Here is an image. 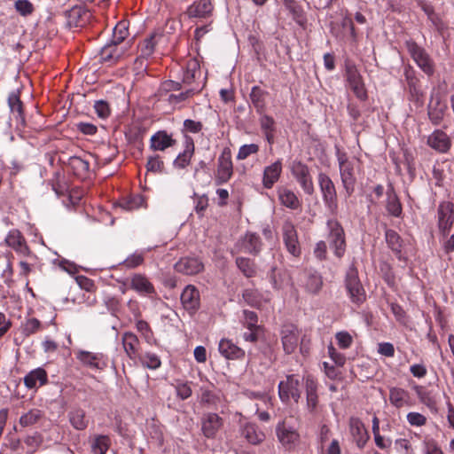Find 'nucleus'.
Returning a JSON list of instances; mask_svg holds the SVG:
<instances>
[{
    "instance_id": "1",
    "label": "nucleus",
    "mask_w": 454,
    "mask_h": 454,
    "mask_svg": "<svg viewBox=\"0 0 454 454\" xmlns=\"http://www.w3.org/2000/svg\"><path fill=\"white\" fill-rule=\"evenodd\" d=\"M336 157L343 189L347 197H350L355 192L359 161L354 158H349L346 153L340 152L339 149L336 152Z\"/></svg>"
},
{
    "instance_id": "2",
    "label": "nucleus",
    "mask_w": 454,
    "mask_h": 454,
    "mask_svg": "<svg viewBox=\"0 0 454 454\" xmlns=\"http://www.w3.org/2000/svg\"><path fill=\"white\" fill-rule=\"evenodd\" d=\"M182 83L190 89V91L199 93L206 83V76L196 59H189L184 72Z\"/></svg>"
},
{
    "instance_id": "3",
    "label": "nucleus",
    "mask_w": 454,
    "mask_h": 454,
    "mask_svg": "<svg viewBox=\"0 0 454 454\" xmlns=\"http://www.w3.org/2000/svg\"><path fill=\"white\" fill-rule=\"evenodd\" d=\"M317 182L323 201L327 210L331 214L336 215L338 211V197L334 183L331 177L324 172L318 174Z\"/></svg>"
},
{
    "instance_id": "4",
    "label": "nucleus",
    "mask_w": 454,
    "mask_h": 454,
    "mask_svg": "<svg viewBox=\"0 0 454 454\" xmlns=\"http://www.w3.org/2000/svg\"><path fill=\"white\" fill-rule=\"evenodd\" d=\"M345 287L353 303L359 305L366 300L364 288L354 265H351L346 272Z\"/></svg>"
},
{
    "instance_id": "5",
    "label": "nucleus",
    "mask_w": 454,
    "mask_h": 454,
    "mask_svg": "<svg viewBox=\"0 0 454 454\" xmlns=\"http://www.w3.org/2000/svg\"><path fill=\"white\" fill-rule=\"evenodd\" d=\"M407 50L416 62L418 67L428 76H432L434 74V62L426 51L425 49L420 47L414 41L406 42Z\"/></svg>"
},
{
    "instance_id": "6",
    "label": "nucleus",
    "mask_w": 454,
    "mask_h": 454,
    "mask_svg": "<svg viewBox=\"0 0 454 454\" xmlns=\"http://www.w3.org/2000/svg\"><path fill=\"white\" fill-rule=\"evenodd\" d=\"M301 378L299 375L290 374L286 380L278 384V395L282 402L287 403L293 399L298 403L301 397Z\"/></svg>"
},
{
    "instance_id": "7",
    "label": "nucleus",
    "mask_w": 454,
    "mask_h": 454,
    "mask_svg": "<svg viewBox=\"0 0 454 454\" xmlns=\"http://www.w3.org/2000/svg\"><path fill=\"white\" fill-rule=\"evenodd\" d=\"M276 434L281 445L288 450H294L300 442L297 429L286 420H282L277 425Z\"/></svg>"
},
{
    "instance_id": "8",
    "label": "nucleus",
    "mask_w": 454,
    "mask_h": 454,
    "mask_svg": "<svg viewBox=\"0 0 454 454\" xmlns=\"http://www.w3.org/2000/svg\"><path fill=\"white\" fill-rule=\"evenodd\" d=\"M346 81L348 88L354 92L356 97L360 100L367 98V92L357 67L355 64L348 61L346 62Z\"/></svg>"
},
{
    "instance_id": "9",
    "label": "nucleus",
    "mask_w": 454,
    "mask_h": 454,
    "mask_svg": "<svg viewBox=\"0 0 454 454\" xmlns=\"http://www.w3.org/2000/svg\"><path fill=\"white\" fill-rule=\"evenodd\" d=\"M291 172L303 192L308 195H312L315 188L309 167L300 160H295L292 163Z\"/></svg>"
},
{
    "instance_id": "10",
    "label": "nucleus",
    "mask_w": 454,
    "mask_h": 454,
    "mask_svg": "<svg viewBox=\"0 0 454 454\" xmlns=\"http://www.w3.org/2000/svg\"><path fill=\"white\" fill-rule=\"evenodd\" d=\"M233 174L231 153L225 148L218 158L217 170L215 182L217 185L227 183Z\"/></svg>"
},
{
    "instance_id": "11",
    "label": "nucleus",
    "mask_w": 454,
    "mask_h": 454,
    "mask_svg": "<svg viewBox=\"0 0 454 454\" xmlns=\"http://www.w3.org/2000/svg\"><path fill=\"white\" fill-rule=\"evenodd\" d=\"M453 204L450 201H442L437 209L438 229L442 236L449 235L454 223Z\"/></svg>"
},
{
    "instance_id": "12",
    "label": "nucleus",
    "mask_w": 454,
    "mask_h": 454,
    "mask_svg": "<svg viewBox=\"0 0 454 454\" xmlns=\"http://www.w3.org/2000/svg\"><path fill=\"white\" fill-rule=\"evenodd\" d=\"M4 243L20 256L27 257L32 254L25 237L18 229H12L7 233Z\"/></svg>"
},
{
    "instance_id": "13",
    "label": "nucleus",
    "mask_w": 454,
    "mask_h": 454,
    "mask_svg": "<svg viewBox=\"0 0 454 454\" xmlns=\"http://www.w3.org/2000/svg\"><path fill=\"white\" fill-rule=\"evenodd\" d=\"M162 39V35L160 34L153 33L150 35L148 37L145 38L141 43L139 50L140 55L135 60V66L137 69H144L146 66L144 65L145 59H148L155 51L156 45Z\"/></svg>"
},
{
    "instance_id": "14",
    "label": "nucleus",
    "mask_w": 454,
    "mask_h": 454,
    "mask_svg": "<svg viewBox=\"0 0 454 454\" xmlns=\"http://www.w3.org/2000/svg\"><path fill=\"white\" fill-rule=\"evenodd\" d=\"M236 247L239 252L256 256L262 250V242L258 234L248 231L239 239Z\"/></svg>"
},
{
    "instance_id": "15",
    "label": "nucleus",
    "mask_w": 454,
    "mask_h": 454,
    "mask_svg": "<svg viewBox=\"0 0 454 454\" xmlns=\"http://www.w3.org/2000/svg\"><path fill=\"white\" fill-rule=\"evenodd\" d=\"M281 341L286 354H293L299 344L300 332L294 325H283L281 332Z\"/></svg>"
},
{
    "instance_id": "16",
    "label": "nucleus",
    "mask_w": 454,
    "mask_h": 454,
    "mask_svg": "<svg viewBox=\"0 0 454 454\" xmlns=\"http://www.w3.org/2000/svg\"><path fill=\"white\" fill-rule=\"evenodd\" d=\"M283 240L287 251L294 256L297 257L301 254V247L298 241V235L294 225L286 221L283 227Z\"/></svg>"
},
{
    "instance_id": "17",
    "label": "nucleus",
    "mask_w": 454,
    "mask_h": 454,
    "mask_svg": "<svg viewBox=\"0 0 454 454\" xmlns=\"http://www.w3.org/2000/svg\"><path fill=\"white\" fill-rule=\"evenodd\" d=\"M175 270L184 275L193 276L204 270V263L198 257H183L176 262Z\"/></svg>"
},
{
    "instance_id": "18",
    "label": "nucleus",
    "mask_w": 454,
    "mask_h": 454,
    "mask_svg": "<svg viewBox=\"0 0 454 454\" xmlns=\"http://www.w3.org/2000/svg\"><path fill=\"white\" fill-rule=\"evenodd\" d=\"M349 430L354 442L358 449L362 450L370 439L369 433L364 423L358 418L349 419Z\"/></svg>"
},
{
    "instance_id": "19",
    "label": "nucleus",
    "mask_w": 454,
    "mask_h": 454,
    "mask_svg": "<svg viewBox=\"0 0 454 454\" xmlns=\"http://www.w3.org/2000/svg\"><path fill=\"white\" fill-rule=\"evenodd\" d=\"M214 11L212 0H196L189 5L185 14L190 18L207 19Z\"/></svg>"
},
{
    "instance_id": "20",
    "label": "nucleus",
    "mask_w": 454,
    "mask_h": 454,
    "mask_svg": "<svg viewBox=\"0 0 454 454\" xmlns=\"http://www.w3.org/2000/svg\"><path fill=\"white\" fill-rule=\"evenodd\" d=\"M129 286L132 290L144 296L156 294L155 288L150 280L143 274H133L129 278Z\"/></svg>"
},
{
    "instance_id": "21",
    "label": "nucleus",
    "mask_w": 454,
    "mask_h": 454,
    "mask_svg": "<svg viewBox=\"0 0 454 454\" xmlns=\"http://www.w3.org/2000/svg\"><path fill=\"white\" fill-rule=\"evenodd\" d=\"M181 302L184 309L191 314L195 313L200 308V292L192 285H188L181 294Z\"/></svg>"
},
{
    "instance_id": "22",
    "label": "nucleus",
    "mask_w": 454,
    "mask_h": 454,
    "mask_svg": "<svg viewBox=\"0 0 454 454\" xmlns=\"http://www.w3.org/2000/svg\"><path fill=\"white\" fill-rule=\"evenodd\" d=\"M201 430L207 438H213L215 436L218 430L223 426V419L216 413L208 412L205 414L201 419Z\"/></svg>"
},
{
    "instance_id": "23",
    "label": "nucleus",
    "mask_w": 454,
    "mask_h": 454,
    "mask_svg": "<svg viewBox=\"0 0 454 454\" xmlns=\"http://www.w3.org/2000/svg\"><path fill=\"white\" fill-rule=\"evenodd\" d=\"M282 168V161L280 160L264 168L262 176V185L264 188L271 189L273 187L280 178Z\"/></svg>"
},
{
    "instance_id": "24",
    "label": "nucleus",
    "mask_w": 454,
    "mask_h": 454,
    "mask_svg": "<svg viewBox=\"0 0 454 454\" xmlns=\"http://www.w3.org/2000/svg\"><path fill=\"white\" fill-rule=\"evenodd\" d=\"M324 285L322 276L313 270H305L302 286L305 291L311 294H317L320 292Z\"/></svg>"
},
{
    "instance_id": "25",
    "label": "nucleus",
    "mask_w": 454,
    "mask_h": 454,
    "mask_svg": "<svg viewBox=\"0 0 454 454\" xmlns=\"http://www.w3.org/2000/svg\"><path fill=\"white\" fill-rule=\"evenodd\" d=\"M218 349L226 359H241L245 356V351L228 339L220 340Z\"/></svg>"
},
{
    "instance_id": "26",
    "label": "nucleus",
    "mask_w": 454,
    "mask_h": 454,
    "mask_svg": "<svg viewBox=\"0 0 454 454\" xmlns=\"http://www.w3.org/2000/svg\"><path fill=\"white\" fill-rule=\"evenodd\" d=\"M427 144L440 153H446L450 147V140L448 135L440 129L434 130L428 137Z\"/></svg>"
},
{
    "instance_id": "27",
    "label": "nucleus",
    "mask_w": 454,
    "mask_h": 454,
    "mask_svg": "<svg viewBox=\"0 0 454 454\" xmlns=\"http://www.w3.org/2000/svg\"><path fill=\"white\" fill-rule=\"evenodd\" d=\"M175 144L176 140L165 130L157 131L150 139V148L153 151H164Z\"/></svg>"
},
{
    "instance_id": "28",
    "label": "nucleus",
    "mask_w": 454,
    "mask_h": 454,
    "mask_svg": "<svg viewBox=\"0 0 454 454\" xmlns=\"http://www.w3.org/2000/svg\"><path fill=\"white\" fill-rule=\"evenodd\" d=\"M278 196L280 203L290 209L296 210L301 207L297 195L286 187H278Z\"/></svg>"
},
{
    "instance_id": "29",
    "label": "nucleus",
    "mask_w": 454,
    "mask_h": 454,
    "mask_svg": "<svg viewBox=\"0 0 454 454\" xmlns=\"http://www.w3.org/2000/svg\"><path fill=\"white\" fill-rule=\"evenodd\" d=\"M242 298L247 305L258 309L262 307L263 302L270 301V297L268 294L264 297L257 289L252 288L245 289L242 293Z\"/></svg>"
},
{
    "instance_id": "30",
    "label": "nucleus",
    "mask_w": 454,
    "mask_h": 454,
    "mask_svg": "<svg viewBox=\"0 0 454 454\" xmlns=\"http://www.w3.org/2000/svg\"><path fill=\"white\" fill-rule=\"evenodd\" d=\"M68 419L72 427L79 431L85 430L89 425V419L86 417V412L80 407L73 408L68 412Z\"/></svg>"
},
{
    "instance_id": "31",
    "label": "nucleus",
    "mask_w": 454,
    "mask_h": 454,
    "mask_svg": "<svg viewBox=\"0 0 454 454\" xmlns=\"http://www.w3.org/2000/svg\"><path fill=\"white\" fill-rule=\"evenodd\" d=\"M119 43H114L111 40L109 43H106L99 52V58L102 62L114 63L123 54V51L118 49Z\"/></svg>"
},
{
    "instance_id": "32",
    "label": "nucleus",
    "mask_w": 454,
    "mask_h": 454,
    "mask_svg": "<svg viewBox=\"0 0 454 454\" xmlns=\"http://www.w3.org/2000/svg\"><path fill=\"white\" fill-rule=\"evenodd\" d=\"M47 380L46 371L43 368H36L25 376L24 384L28 388H34L46 384Z\"/></svg>"
},
{
    "instance_id": "33",
    "label": "nucleus",
    "mask_w": 454,
    "mask_h": 454,
    "mask_svg": "<svg viewBox=\"0 0 454 454\" xmlns=\"http://www.w3.org/2000/svg\"><path fill=\"white\" fill-rule=\"evenodd\" d=\"M44 411L38 408L30 409L20 417L19 424L22 427L35 426L44 418Z\"/></svg>"
},
{
    "instance_id": "34",
    "label": "nucleus",
    "mask_w": 454,
    "mask_h": 454,
    "mask_svg": "<svg viewBox=\"0 0 454 454\" xmlns=\"http://www.w3.org/2000/svg\"><path fill=\"white\" fill-rule=\"evenodd\" d=\"M389 401L396 408L409 404L410 394L403 388L393 387L389 389Z\"/></svg>"
},
{
    "instance_id": "35",
    "label": "nucleus",
    "mask_w": 454,
    "mask_h": 454,
    "mask_svg": "<svg viewBox=\"0 0 454 454\" xmlns=\"http://www.w3.org/2000/svg\"><path fill=\"white\" fill-rule=\"evenodd\" d=\"M242 435L251 444H259L265 439V434L262 431L259 430L254 424L247 423L243 427Z\"/></svg>"
},
{
    "instance_id": "36",
    "label": "nucleus",
    "mask_w": 454,
    "mask_h": 454,
    "mask_svg": "<svg viewBox=\"0 0 454 454\" xmlns=\"http://www.w3.org/2000/svg\"><path fill=\"white\" fill-rule=\"evenodd\" d=\"M194 153V143L192 138L186 139L185 148L179 153L174 160V166L177 168H184L190 164L191 159Z\"/></svg>"
},
{
    "instance_id": "37",
    "label": "nucleus",
    "mask_w": 454,
    "mask_h": 454,
    "mask_svg": "<svg viewBox=\"0 0 454 454\" xmlns=\"http://www.w3.org/2000/svg\"><path fill=\"white\" fill-rule=\"evenodd\" d=\"M122 345L127 356L130 359H135L139 347L137 337L132 333H125L122 336Z\"/></svg>"
},
{
    "instance_id": "38",
    "label": "nucleus",
    "mask_w": 454,
    "mask_h": 454,
    "mask_svg": "<svg viewBox=\"0 0 454 454\" xmlns=\"http://www.w3.org/2000/svg\"><path fill=\"white\" fill-rule=\"evenodd\" d=\"M76 357L84 365L96 369H103V366L100 364V360L103 357L102 354L80 350L77 353Z\"/></svg>"
},
{
    "instance_id": "39",
    "label": "nucleus",
    "mask_w": 454,
    "mask_h": 454,
    "mask_svg": "<svg viewBox=\"0 0 454 454\" xmlns=\"http://www.w3.org/2000/svg\"><path fill=\"white\" fill-rule=\"evenodd\" d=\"M236 265L247 278H254L257 273L256 264L254 260L239 256L236 258Z\"/></svg>"
},
{
    "instance_id": "40",
    "label": "nucleus",
    "mask_w": 454,
    "mask_h": 454,
    "mask_svg": "<svg viewBox=\"0 0 454 454\" xmlns=\"http://www.w3.org/2000/svg\"><path fill=\"white\" fill-rule=\"evenodd\" d=\"M446 109V105L439 99L434 105H429L427 114L431 122L434 125H439L443 120Z\"/></svg>"
},
{
    "instance_id": "41",
    "label": "nucleus",
    "mask_w": 454,
    "mask_h": 454,
    "mask_svg": "<svg viewBox=\"0 0 454 454\" xmlns=\"http://www.w3.org/2000/svg\"><path fill=\"white\" fill-rule=\"evenodd\" d=\"M8 105L11 112L16 114V119L20 120L21 123L25 122V116L23 112V104L20 100L19 92H12L8 97Z\"/></svg>"
},
{
    "instance_id": "42",
    "label": "nucleus",
    "mask_w": 454,
    "mask_h": 454,
    "mask_svg": "<svg viewBox=\"0 0 454 454\" xmlns=\"http://www.w3.org/2000/svg\"><path fill=\"white\" fill-rule=\"evenodd\" d=\"M330 246L334 248L335 254L341 257L345 251L343 231L341 229L333 230L330 234Z\"/></svg>"
},
{
    "instance_id": "43",
    "label": "nucleus",
    "mask_w": 454,
    "mask_h": 454,
    "mask_svg": "<svg viewBox=\"0 0 454 454\" xmlns=\"http://www.w3.org/2000/svg\"><path fill=\"white\" fill-rule=\"evenodd\" d=\"M267 92L258 86H254L250 93V99L257 112H262L265 106V97Z\"/></svg>"
},
{
    "instance_id": "44",
    "label": "nucleus",
    "mask_w": 454,
    "mask_h": 454,
    "mask_svg": "<svg viewBox=\"0 0 454 454\" xmlns=\"http://www.w3.org/2000/svg\"><path fill=\"white\" fill-rule=\"evenodd\" d=\"M386 241L387 243L388 247L399 257L401 258V238L393 230H387L385 233Z\"/></svg>"
},
{
    "instance_id": "45",
    "label": "nucleus",
    "mask_w": 454,
    "mask_h": 454,
    "mask_svg": "<svg viewBox=\"0 0 454 454\" xmlns=\"http://www.w3.org/2000/svg\"><path fill=\"white\" fill-rule=\"evenodd\" d=\"M129 34L128 21L121 20L114 28L112 41L120 44L128 37Z\"/></svg>"
},
{
    "instance_id": "46",
    "label": "nucleus",
    "mask_w": 454,
    "mask_h": 454,
    "mask_svg": "<svg viewBox=\"0 0 454 454\" xmlns=\"http://www.w3.org/2000/svg\"><path fill=\"white\" fill-rule=\"evenodd\" d=\"M387 210L395 217H399L402 214L401 203L394 192H387Z\"/></svg>"
},
{
    "instance_id": "47",
    "label": "nucleus",
    "mask_w": 454,
    "mask_h": 454,
    "mask_svg": "<svg viewBox=\"0 0 454 454\" xmlns=\"http://www.w3.org/2000/svg\"><path fill=\"white\" fill-rule=\"evenodd\" d=\"M268 278L273 289L280 290L283 288L285 283L284 275L277 267H271L270 270L268 272Z\"/></svg>"
},
{
    "instance_id": "48",
    "label": "nucleus",
    "mask_w": 454,
    "mask_h": 454,
    "mask_svg": "<svg viewBox=\"0 0 454 454\" xmlns=\"http://www.w3.org/2000/svg\"><path fill=\"white\" fill-rule=\"evenodd\" d=\"M110 447V439L107 435H98L91 445L94 454H106Z\"/></svg>"
},
{
    "instance_id": "49",
    "label": "nucleus",
    "mask_w": 454,
    "mask_h": 454,
    "mask_svg": "<svg viewBox=\"0 0 454 454\" xmlns=\"http://www.w3.org/2000/svg\"><path fill=\"white\" fill-rule=\"evenodd\" d=\"M14 8L23 17L31 15L35 11L33 4L28 0H17Z\"/></svg>"
},
{
    "instance_id": "50",
    "label": "nucleus",
    "mask_w": 454,
    "mask_h": 454,
    "mask_svg": "<svg viewBox=\"0 0 454 454\" xmlns=\"http://www.w3.org/2000/svg\"><path fill=\"white\" fill-rule=\"evenodd\" d=\"M144 254L142 253H134L128 256L121 263L126 269H135L144 262Z\"/></svg>"
},
{
    "instance_id": "51",
    "label": "nucleus",
    "mask_w": 454,
    "mask_h": 454,
    "mask_svg": "<svg viewBox=\"0 0 454 454\" xmlns=\"http://www.w3.org/2000/svg\"><path fill=\"white\" fill-rule=\"evenodd\" d=\"M147 171L161 173L164 169V163L159 155L151 156L146 163Z\"/></svg>"
},
{
    "instance_id": "52",
    "label": "nucleus",
    "mask_w": 454,
    "mask_h": 454,
    "mask_svg": "<svg viewBox=\"0 0 454 454\" xmlns=\"http://www.w3.org/2000/svg\"><path fill=\"white\" fill-rule=\"evenodd\" d=\"M41 328V322L35 317L27 319L22 326V333L25 336L35 333Z\"/></svg>"
},
{
    "instance_id": "53",
    "label": "nucleus",
    "mask_w": 454,
    "mask_h": 454,
    "mask_svg": "<svg viewBox=\"0 0 454 454\" xmlns=\"http://www.w3.org/2000/svg\"><path fill=\"white\" fill-rule=\"evenodd\" d=\"M94 109L97 115L101 119H106L111 114L109 104L105 100L95 101Z\"/></svg>"
},
{
    "instance_id": "54",
    "label": "nucleus",
    "mask_w": 454,
    "mask_h": 454,
    "mask_svg": "<svg viewBox=\"0 0 454 454\" xmlns=\"http://www.w3.org/2000/svg\"><path fill=\"white\" fill-rule=\"evenodd\" d=\"M244 315V325L247 327L249 330L258 329L257 322L258 317L257 314L254 311L245 309L243 311Z\"/></svg>"
},
{
    "instance_id": "55",
    "label": "nucleus",
    "mask_w": 454,
    "mask_h": 454,
    "mask_svg": "<svg viewBox=\"0 0 454 454\" xmlns=\"http://www.w3.org/2000/svg\"><path fill=\"white\" fill-rule=\"evenodd\" d=\"M259 151V146L256 144H249L242 145L238 153V160H245L251 154H255Z\"/></svg>"
},
{
    "instance_id": "56",
    "label": "nucleus",
    "mask_w": 454,
    "mask_h": 454,
    "mask_svg": "<svg viewBox=\"0 0 454 454\" xmlns=\"http://www.w3.org/2000/svg\"><path fill=\"white\" fill-rule=\"evenodd\" d=\"M70 165L74 169L79 171L80 173H86L90 169L89 161L77 156L70 158Z\"/></svg>"
},
{
    "instance_id": "57",
    "label": "nucleus",
    "mask_w": 454,
    "mask_h": 454,
    "mask_svg": "<svg viewBox=\"0 0 454 454\" xmlns=\"http://www.w3.org/2000/svg\"><path fill=\"white\" fill-rule=\"evenodd\" d=\"M219 400L218 396L208 389H203L200 396L201 403L210 407L215 405Z\"/></svg>"
},
{
    "instance_id": "58",
    "label": "nucleus",
    "mask_w": 454,
    "mask_h": 454,
    "mask_svg": "<svg viewBox=\"0 0 454 454\" xmlns=\"http://www.w3.org/2000/svg\"><path fill=\"white\" fill-rule=\"evenodd\" d=\"M286 8L292 13L294 19L300 22L302 10L294 0H284Z\"/></svg>"
},
{
    "instance_id": "59",
    "label": "nucleus",
    "mask_w": 454,
    "mask_h": 454,
    "mask_svg": "<svg viewBox=\"0 0 454 454\" xmlns=\"http://www.w3.org/2000/svg\"><path fill=\"white\" fill-rule=\"evenodd\" d=\"M194 94H196V92L190 91V89L187 88V90L185 91L181 92L177 95H176V94L167 95L168 96L167 100L170 104H176V103H180V102L186 100L187 98L193 96Z\"/></svg>"
},
{
    "instance_id": "60",
    "label": "nucleus",
    "mask_w": 454,
    "mask_h": 454,
    "mask_svg": "<svg viewBox=\"0 0 454 454\" xmlns=\"http://www.w3.org/2000/svg\"><path fill=\"white\" fill-rule=\"evenodd\" d=\"M407 420L410 425L415 427H422L427 423V418L419 412H409L407 414Z\"/></svg>"
},
{
    "instance_id": "61",
    "label": "nucleus",
    "mask_w": 454,
    "mask_h": 454,
    "mask_svg": "<svg viewBox=\"0 0 454 454\" xmlns=\"http://www.w3.org/2000/svg\"><path fill=\"white\" fill-rule=\"evenodd\" d=\"M142 363L144 365L150 369H157L160 366V358L155 355L152 353H147L145 355Z\"/></svg>"
},
{
    "instance_id": "62",
    "label": "nucleus",
    "mask_w": 454,
    "mask_h": 454,
    "mask_svg": "<svg viewBox=\"0 0 454 454\" xmlns=\"http://www.w3.org/2000/svg\"><path fill=\"white\" fill-rule=\"evenodd\" d=\"M208 207V198L206 195L199 196L195 201V211L200 215L203 216L204 211Z\"/></svg>"
},
{
    "instance_id": "63",
    "label": "nucleus",
    "mask_w": 454,
    "mask_h": 454,
    "mask_svg": "<svg viewBox=\"0 0 454 454\" xmlns=\"http://www.w3.org/2000/svg\"><path fill=\"white\" fill-rule=\"evenodd\" d=\"M24 442L34 451L42 443V436L40 434L35 433L25 437Z\"/></svg>"
},
{
    "instance_id": "64",
    "label": "nucleus",
    "mask_w": 454,
    "mask_h": 454,
    "mask_svg": "<svg viewBox=\"0 0 454 454\" xmlns=\"http://www.w3.org/2000/svg\"><path fill=\"white\" fill-rule=\"evenodd\" d=\"M441 242L444 254L450 255L454 251V234L450 237L448 235L442 236Z\"/></svg>"
}]
</instances>
